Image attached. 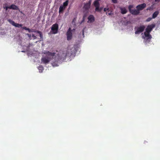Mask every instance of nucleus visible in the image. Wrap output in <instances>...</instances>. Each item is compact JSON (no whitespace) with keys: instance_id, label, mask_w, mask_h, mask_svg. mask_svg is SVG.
I'll return each mask as SVG.
<instances>
[{"instance_id":"14","label":"nucleus","mask_w":160,"mask_h":160,"mask_svg":"<svg viewBox=\"0 0 160 160\" xmlns=\"http://www.w3.org/2000/svg\"><path fill=\"white\" fill-rule=\"evenodd\" d=\"M121 11V13L122 14H126L127 12V11L126 10V9L125 8H120Z\"/></svg>"},{"instance_id":"18","label":"nucleus","mask_w":160,"mask_h":160,"mask_svg":"<svg viewBox=\"0 0 160 160\" xmlns=\"http://www.w3.org/2000/svg\"><path fill=\"white\" fill-rule=\"evenodd\" d=\"M38 69L39 70V72H42L44 70V68L43 67L42 65H40L38 67Z\"/></svg>"},{"instance_id":"17","label":"nucleus","mask_w":160,"mask_h":160,"mask_svg":"<svg viewBox=\"0 0 160 160\" xmlns=\"http://www.w3.org/2000/svg\"><path fill=\"white\" fill-rule=\"evenodd\" d=\"M99 1L95 0L94 2V5L95 7H99L100 4Z\"/></svg>"},{"instance_id":"6","label":"nucleus","mask_w":160,"mask_h":160,"mask_svg":"<svg viewBox=\"0 0 160 160\" xmlns=\"http://www.w3.org/2000/svg\"><path fill=\"white\" fill-rule=\"evenodd\" d=\"M91 3V0H90L88 2L84 3L83 8L85 11H87L89 10L90 7Z\"/></svg>"},{"instance_id":"13","label":"nucleus","mask_w":160,"mask_h":160,"mask_svg":"<svg viewBox=\"0 0 160 160\" xmlns=\"http://www.w3.org/2000/svg\"><path fill=\"white\" fill-rule=\"evenodd\" d=\"M88 19L90 22H93L95 20L94 17L92 15H90L88 17Z\"/></svg>"},{"instance_id":"11","label":"nucleus","mask_w":160,"mask_h":160,"mask_svg":"<svg viewBox=\"0 0 160 160\" xmlns=\"http://www.w3.org/2000/svg\"><path fill=\"white\" fill-rule=\"evenodd\" d=\"M155 26L154 24H151L148 25L146 29V32H150L155 27Z\"/></svg>"},{"instance_id":"12","label":"nucleus","mask_w":160,"mask_h":160,"mask_svg":"<svg viewBox=\"0 0 160 160\" xmlns=\"http://www.w3.org/2000/svg\"><path fill=\"white\" fill-rule=\"evenodd\" d=\"M10 9H12L14 10H19L18 7L14 4H12L10 6Z\"/></svg>"},{"instance_id":"25","label":"nucleus","mask_w":160,"mask_h":160,"mask_svg":"<svg viewBox=\"0 0 160 160\" xmlns=\"http://www.w3.org/2000/svg\"><path fill=\"white\" fill-rule=\"evenodd\" d=\"M10 6H9V7L6 6V7H4V8L6 9V11L8 9V8L10 9Z\"/></svg>"},{"instance_id":"31","label":"nucleus","mask_w":160,"mask_h":160,"mask_svg":"<svg viewBox=\"0 0 160 160\" xmlns=\"http://www.w3.org/2000/svg\"><path fill=\"white\" fill-rule=\"evenodd\" d=\"M84 19L83 18V21H82V22L84 21Z\"/></svg>"},{"instance_id":"20","label":"nucleus","mask_w":160,"mask_h":160,"mask_svg":"<svg viewBox=\"0 0 160 160\" xmlns=\"http://www.w3.org/2000/svg\"><path fill=\"white\" fill-rule=\"evenodd\" d=\"M22 28L25 30H27L28 31V30H29V28H27L26 27H23Z\"/></svg>"},{"instance_id":"5","label":"nucleus","mask_w":160,"mask_h":160,"mask_svg":"<svg viewBox=\"0 0 160 160\" xmlns=\"http://www.w3.org/2000/svg\"><path fill=\"white\" fill-rule=\"evenodd\" d=\"M58 28V25L57 23H56L53 24L51 28V30L52 32V33L54 34L57 33Z\"/></svg>"},{"instance_id":"23","label":"nucleus","mask_w":160,"mask_h":160,"mask_svg":"<svg viewBox=\"0 0 160 160\" xmlns=\"http://www.w3.org/2000/svg\"><path fill=\"white\" fill-rule=\"evenodd\" d=\"M95 10L96 11H100V10H99V7H95Z\"/></svg>"},{"instance_id":"19","label":"nucleus","mask_w":160,"mask_h":160,"mask_svg":"<svg viewBox=\"0 0 160 160\" xmlns=\"http://www.w3.org/2000/svg\"><path fill=\"white\" fill-rule=\"evenodd\" d=\"M35 32L39 34V36L40 37V38L42 39L43 36H42V33L40 31L37 30Z\"/></svg>"},{"instance_id":"16","label":"nucleus","mask_w":160,"mask_h":160,"mask_svg":"<svg viewBox=\"0 0 160 160\" xmlns=\"http://www.w3.org/2000/svg\"><path fill=\"white\" fill-rule=\"evenodd\" d=\"M159 14V12L158 11H155L154 13L152 15V18H156L158 15Z\"/></svg>"},{"instance_id":"4","label":"nucleus","mask_w":160,"mask_h":160,"mask_svg":"<svg viewBox=\"0 0 160 160\" xmlns=\"http://www.w3.org/2000/svg\"><path fill=\"white\" fill-rule=\"evenodd\" d=\"M68 1L66 0L65 2L63 3V5H61L60 6L59 8V13H62L64 10L66 8V7L68 5Z\"/></svg>"},{"instance_id":"2","label":"nucleus","mask_w":160,"mask_h":160,"mask_svg":"<svg viewBox=\"0 0 160 160\" xmlns=\"http://www.w3.org/2000/svg\"><path fill=\"white\" fill-rule=\"evenodd\" d=\"M71 50L68 49L66 51H63L60 57V59L64 60H65L67 58L69 57L74 53Z\"/></svg>"},{"instance_id":"10","label":"nucleus","mask_w":160,"mask_h":160,"mask_svg":"<svg viewBox=\"0 0 160 160\" xmlns=\"http://www.w3.org/2000/svg\"><path fill=\"white\" fill-rule=\"evenodd\" d=\"M8 21L11 24L16 27L20 28L22 26V24L15 23L14 21L12 20L9 19Z\"/></svg>"},{"instance_id":"3","label":"nucleus","mask_w":160,"mask_h":160,"mask_svg":"<svg viewBox=\"0 0 160 160\" xmlns=\"http://www.w3.org/2000/svg\"><path fill=\"white\" fill-rule=\"evenodd\" d=\"M133 8V6L132 5H130L128 6V9L129 11V12L131 13L133 15H138L140 12L138 11V10L137 9H132V8Z\"/></svg>"},{"instance_id":"21","label":"nucleus","mask_w":160,"mask_h":160,"mask_svg":"<svg viewBox=\"0 0 160 160\" xmlns=\"http://www.w3.org/2000/svg\"><path fill=\"white\" fill-rule=\"evenodd\" d=\"M152 18H148L146 21L147 22H149L152 19Z\"/></svg>"},{"instance_id":"32","label":"nucleus","mask_w":160,"mask_h":160,"mask_svg":"<svg viewBox=\"0 0 160 160\" xmlns=\"http://www.w3.org/2000/svg\"><path fill=\"white\" fill-rule=\"evenodd\" d=\"M142 38H144V37H143V36H142Z\"/></svg>"},{"instance_id":"1","label":"nucleus","mask_w":160,"mask_h":160,"mask_svg":"<svg viewBox=\"0 0 160 160\" xmlns=\"http://www.w3.org/2000/svg\"><path fill=\"white\" fill-rule=\"evenodd\" d=\"M46 54L45 57L42 58H41L42 62L43 63L46 64L48 63L51 59V57L54 56L55 54V52H51L49 51H46L44 53Z\"/></svg>"},{"instance_id":"7","label":"nucleus","mask_w":160,"mask_h":160,"mask_svg":"<svg viewBox=\"0 0 160 160\" xmlns=\"http://www.w3.org/2000/svg\"><path fill=\"white\" fill-rule=\"evenodd\" d=\"M67 39L68 40H70L72 37V30L70 28H69L67 32Z\"/></svg>"},{"instance_id":"22","label":"nucleus","mask_w":160,"mask_h":160,"mask_svg":"<svg viewBox=\"0 0 160 160\" xmlns=\"http://www.w3.org/2000/svg\"><path fill=\"white\" fill-rule=\"evenodd\" d=\"M36 31V30H34L33 29H29V30H28V31L29 32H35V31Z\"/></svg>"},{"instance_id":"24","label":"nucleus","mask_w":160,"mask_h":160,"mask_svg":"<svg viewBox=\"0 0 160 160\" xmlns=\"http://www.w3.org/2000/svg\"><path fill=\"white\" fill-rule=\"evenodd\" d=\"M112 1L114 3H116L117 2V0H112Z\"/></svg>"},{"instance_id":"30","label":"nucleus","mask_w":160,"mask_h":160,"mask_svg":"<svg viewBox=\"0 0 160 160\" xmlns=\"http://www.w3.org/2000/svg\"><path fill=\"white\" fill-rule=\"evenodd\" d=\"M28 36H29V37H31V35L29 34H28Z\"/></svg>"},{"instance_id":"27","label":"nucleus","mask_w":160,"mask_h":160,"mask_svg":"<svg viewBox=\"0 0 160 160\" xmlns=\"http://www.w3.org/2000/svg\"><path fill=\"white\" fill-rule=\"evenodd\" d=\"M108 10V8H105L104 9V11L105 12L107 11Z\"/></svg>"},{"instance_id":"15","label":"nucleus","mask_w":160,"mask_h":160,"mask_svg":"<svg viewBox=\"0 0 160 160\" xmlns=\"http://www.w3.org/2000/svg\"><path fill=\"white\" fill-rule=\"evenodd\" d=\"M144 34L146 37L148 38V39H151L152 38L149 32H145Z\"/></svg>"},{"instance_id":"9","label":"nucleus","mask_w":160,"mask_h":160,"mask_svg":"<svg viewBox=\"0 0 160 160\" xmlns=\"http://www.w3.org/2000/svg\"><path fill=\"white\" fill-rule=\"evenodd\" d=\"M146 6V5L145 3H143L137 6V9L139 12L140 11H141L144 9Z\"/></svg>"},{"instance_id":"8","label":"nucleus","mask_w":160,"mask_h":160,"mask_svg":"<svg viewBox=\"0 0 160 160\" xmlns=\"http://www.w3.org/2000/svg\"><path fill=\"white\" fill-rule=\"evenodd\" d=\"M145 28V26L144 25H142V26H140V27H138L136 31L135 32V34H139L140 33H141L143 32L144 29Z\"/></svg>"},{"instance_id":"26","label":"nucleus","mask_w":160,"mask_h":160,"mask_svg":"<svg viewBox=\"0 0 160 160\" xmlns=\"http://www.w3.org/2000/svg\"><path fill=\"white\" fill-rule=\"evenodd\" d=\"M32 37H33V39H36L37 38V37L36 36H35L34 34H32Z\"/></svg>"},{"instance_id":"29","label":"nucleus","mask_w":160,"mask_h":160,"mask_svg":"<svg viewBox=\"0 0 160 160\" xmlns=\"http://www.w3.org/2000/svg\"><path fill=\"white\" fill-rule=\"evenodd\" d=\"M82 32L83 35H84V29H83L82 30Z\"/></svg>"},{"instance_id":"28","label":"nucleus","mask_w":160,"mask_h":160,"mask_svg":"<svg viewBox=\"0 0 160 160\" xmlns=\"http://www.w3.org/2000/svg\"><path fill=\"white\" fill-rule=\"evenodd\" d=\"M155 1L156 2H159L160 1V0H155Z\"/></svg>"}]
</instances>
